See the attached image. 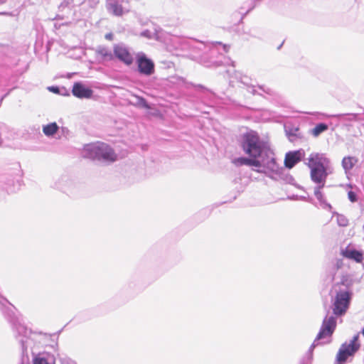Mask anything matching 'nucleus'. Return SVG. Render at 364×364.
Segmentation results:
<instances>
[{
	"instance_id": "obj_30",
	"label": "nucleus",
	"mask_w": 364,
	"mask_h": 364,
	"mask_svg": "<svg viewBox=\"0 0 364 364\" xmlns=\"http://www.w3.org/2000/svg\"><path fill=\"white\" fill-rule=\"evenodd\" d=\"M348 197L351 202H355L357 200V196L353 191H349L348 193Z\"/></svg>"
},
{
	"instance_id": "obj_34",
	"label": "nucleus",
	"mask_w": 364,
	"mask_h": 364,
	"mask_svg": "<svg viewBox=\"0 0 364 364\" xmlns=\"http://www.w3.org/2000/svg\"><path fill=\"white\" fill-rule=\"evenodd\" d=\"M112 35L111 33L107 34L105 38L108 40H112Z\"/></svg>"
},
{
	"instance_id": "obj_1",
	"label": "nucleus",
	"mask_w": 364,
	"mask_h": 364,
	"mask_svg": "<svg viewBox=\"0 0 364 364\" xmlns=\"http://www.w3.org/2000/svg\"><path fill=\"white\" fill-rule=\"evenodd\" d=\"M240 145L245 154L261 162L262 168L254 171L264 173L275 181L283 180L290 183L294 180L291 176L284 173V168L277 164L274 151L267 143L260 139L256 132H250L243 134Z\"/></svg>"
},
{
	"instance_id": "obj_9",
	"label": "nucleus",
	"mask_w": 364,
	"mask_h": 364,
	"mask_svg": "<svg viewBox=\"0 0 364 364\" xmlns=\"http://www.w3.org/2000/svg\"><path fill=\"white\" fill-rule=\"evenodd\" d=\"M304 151L299 149L294 151H289L286 154L284 165L288 168H293L304 156Z\"/></svg>"
},
{
	"instance_id": "obj_23",
	"label": "nucleus",
	"mask_w": 364,
	"mask_h": 364,
	"mask_svg": "<svg viewBox=\"0 0 364 364\" xmlns=\"http://www.w3.org/2000/svg\"><path fill=\"white\" fill-rule=\"evenodd\" d=\"M332 117H336L338 119H345V120H348V121H357L358 120V114H353V113H350V114H338L333 115Z\"/></svg>"
},
{
	"instance_id": "obj_24",
	"label": "nucleus",
	"mask_w": 364,
	"mask_h": 364,
	"mask_svg": "<svg viewBox=\"0 0 364 364\" xmlns=\"http://www.w3.org/2000/svg\"><path fill=\"white\" fill-rule=\"evenodd\" d=\"M298 132H299L298 128L289 129H286L287 136H288L289 139L291 141H294L296 140V139L298 137Z\"/></svg>"
},
{
	"instance_id": "obj_18",
	"label": "nucleus",
	"mask_w": 364,
	"mask_h": 364,
	"mask_svg": "<svg viewBox=\"0 0 364 364\" xmlns=\"http://www.w3.org/2000/svg\"><path fill=\"white\" fill-rule=\"evenodd\" d=\"M358 160L356 158L353 156H346L342 160V166L346 171H348L353 168Z\"/></svg>"
},
{
	"instance_id": "obj_2",
	"label": "nucleus",
	"mask_w": 364,
	"mask_h": 364,
	"mask_svg": "<svg viewBox=\"0 0 364 364\" xmlns=\"http://www.w3.org/2000/svg\"><path fill=\"white\" fill-rule=\"evenodd\" d=\"M333 314H331L330 309L326 311V315L323 320L320 331L309 348L312 352L318 341L331 337L336 327V317L343 316L348 309L351 294L349 288L343 283H338L332 287L331 290Z\"/></svg>"
},
{
	"instance_id": "obj_19",
	"label": "nucleus",
	"mask_w": 364,
	"mask_h": 364,
	"mask_svg": "<svg viewBox=\"0 0 364 364\" xmlns=\"http://www.w3.org/2000/svg\"><path fill=\"white\" fill-rule=\"evenodd\" d=\"M240 82L242 84H243L244 85L247 86V90L249 92L252 93V95L258 94L259 95H262V93L258 92L256 90L255 86L250 85V79L247 76H246V75L241 76L240 79Z\"/></svg>"
},
{
	"instance_id": "obj_33",
	"label": "nucleus",
	"mask_w": 364,
	"mask_h": 364,
	"mask_svg": "<svg viewBox=\"0 0 364 364\" xmlns=\"http://www.w3.org/2000/svg\"><path fill=\"white\" fill-rule=\"evenodd\" d=\"M261 1V0H252L250 9H253L255 6L259 4Z\"/></svg>"
},
{
	"instance_id": "obj_20",
	"label": "nucleus",
	"mask_w": 364,
	"mask_h": 364,
	"mask_svg": "<svg viewBox=\"0 0 364 364\" xmlns=\"http://www.w3.org/2000/svg\"><path fill=\"white\" fill-rule=\"evenodd\" d=\"M58 129V126L55 122L50 123L47 125L43 126V132L45 135L50 136H53Z\"/></svg>"
},
{
	"instance_id": "obj_32",
	"label": "nucleus",
	"mask_w": 364,
	"mask_h": 364,
	"mask_svg": "<svg viewBox=\"0 0 364 364\" xmlns=\"http://www.w3.org/2000/svg\"><path fill=\"white\" fill-rule=\"evenodd\" d=\"M48 90L54 93L59 92V87L56 86H51L48 87Z\"/></svg>"
},
{
	"instance_id": "obj_29",
	"label": "nucleus",
	"mask_w": 364,
	"mask_h": 364,
	"mask_svg": "<svg viewBox=\"0 0 364 364\" xmlns=\"http://www.w3.org/2000/svg\"><path fill=\"white\" fill-rule=\"evenodd\" d=\"M60 361L62 364H75V363L70 358L66 356L60 357Z\"/></svg>"
},
{
	"instance_id": "obj_14",
	"label": "nucleus",
	"mask_w": 364,
	"mask_h": 364,
	"mask_svg": "<svg viewBox=\"0 0 364 364\" xmlns=\"http://www.w3.org/2000/svg\"><path fill=\"white\" fill-rule=\"evenodd\" d=\"M192 39L174 38L173 41L176 50L190 51Z\"/></svg>"
},
{
	"instance_id": "obj_10",
	"label": "nucleus",
	"mask_w": 364,
	"mask_h": 364,
	"mask_svg": "<svg viewBox=\"0 0 364 364\" xmlns=\"http://www.w3.org/2000/svg\"><path fill=\"white\" fill-rule=\"evenodd\" d=\"M108 12L115 16H122L124 14L128 13L129 9L123 6L117 0H109L106 5Z\"/></svg>"
},
{
	"instance_id": "obj_36",
	"label": "nucleus",
	"mask_w": 364,
	"mask_h": 364,
	"mask_svg": "<svg viewBox=\"0 0 364 364\" xmlns=\"http://www.w3.org/2000/svg\"><path fill=\"white\" fill-rule=\"evenodd\" d=\"M131 0H122V3L126 2L129 3Z\"/></svg>"
},
{
	"instance_id": "obj_17",
	"label": "nucleus",
	"mask_w": 364,
	"mask_h": 364,
	"mask_svg": "<svg viewBox=\"0 0 364 364\" xmlns=\"http://www.w3.org/2000/svg\"><path fill=\"white\" fill-rule=\"evenodd\" d=\"M323 188V187H314V195L322 208L331 210V205L327 203L323 193L321 192V189Z\"/></svg>"
},
{
	"instance_id": "obj_35",
	"label": "nucleus",
	"mask_w": 364,
	"mask_h": 364,
	"mask_svg": "<svg viewBox=\"0 0 364 364\" xmlns=\"http://www.w3.org/2000/svg\"><path fill=\"white\" fill-rule=\"evenodd\" d=\"M6 2V0H0V5L4 4Z\"/></svg>"
},
{
	"instance_id": "obj_37",
	"label": "nucleus",
	"mask_w": 364,
	"mask_h": 364,
	"mask_svg": "<svg viewBox=\"0 0 364 364\" xmlns=\"http://www.w3.org/2000/svg\"><path fill=\"white\" fill-rule=\"evenodd\" d=\"M251 10H252V9H250H250H248V11H246V14H248V12H249L250 11H251Z\"/></svg>"
},
{
	"instance_id": "obj_12",
	"label": "nucleus",
	"mask_w": 364,
	"mask_h": 364,
	"mask_svg": "<svg viewBox=\"0 0 364 364\" xmlns=\"http://www.w3.org/2000/svg\"><path fill=\"white\" fill-rule=\"evenodd\" d=\"M232 163L237 166H248L255 167V169H261L262 168L261 162H259L257 159L253 158H247V157H238L232 160Z\"/></svg>"
},
{
	"instance_id": "obj_15",
	"label": "nucleus",
	"mask_w": 364,
	"mask_h": 364,
	"mask_svg": "<svg viewBox=\"0 0 364 364\" xmlns=\"http://www.w3.org/2000/svg\"><path fill=\"white\" fill-rule=\"evenodd\" d=\"M33 364H55V358L50 354H38L34 358Z\"/></svg>"
},
{
	"instance_id": "obj_7",
	"label": "nucleus",
	"mask_w": 364,
	"mask_h": 364,
	"mask_svg": "<svg viewBox=\"0 0 364 364\" xmlns=\"http://www.w3.org/2000/svg\"><path fill=\"white\" fill-rule=\"evenodd\" d=\"M138 71L145 76H150L155 72V65L144 53H139L136 58Z\"/></svg>"
},
{
	"instance_id": "obj_28",
	"label": "nucleus",
	"mask_w": 364,
	"mask_h": 364,
	"mask_svg": "<svg viewBox=\"0 0 364 364\" xmlns=\"http://www.w3.org/2000/svg\"><path fill=\"white\" fill-rule=\"evenodd\" d=\"M212 46H213V48L217 47L218 46H221L222 49L223 50V51L225 53H227L229 50V46L222 45V43L220 42H215V43H213ZM212 50H213V48H212Z\"/></svg>"
},
{
	"instance_id": "obj_11",
	"label": "nucleus",
	"mask_w": 364,
	"mask_h": 364,
	"mask_svg": "<svg viewBox=\"0 0 364 364\" xmlns=\"http://www.w3.org/2000/svg\"><path fill=\"white\" fill-rule=\"evenodd\" d=\"M73 95L78 98H90L92 95V90L82 83L75 82L72 90Z\"/></svg>"
},
{
	"instance_id": "obj_13",
	"label": "nucleus",
	"mask_w": 364,
	"mask_h": 364,
	"mask_svg": "<svg viewBox=\"0 0 364 364\" xmlns=\"http://www.w3.org/2000/svg\"><path fill=\"white\" fill-rule=\"evenodd\" d=\"M341 254L344 257L353 259L357 262H360L363 259V255L360 252L350 247L343 250Z\"/></svg>"
},
{
	"instance_id": "obj_22",
	"label": "nucleus",
	"mask_w": 364,
	"mask_h": 364,
	"mask_svg": "<svg viewBox=\"0 0 364 364\" xmlns=\"http://www.w3.org/2000/svg\"><path fill=\"white\" fill-rule=\"evenodd\" d=\"M328 129V125L324 123H319L316 125V127L311 130V134L317 137L319 136L322 132L326 131Z\"/></svg>"
},
{
	"instance_id": "obj_25",
	"label": "nucleus",
	"mask_w": 364,
	"mask_h": 364,
	"mask_svg": "<svg viewBox=\"0 0 364 364\" xmlns=\"http://www.w3.org/2000/svg\"><path fill=\"white\" fill-rule=\"evenodd\" d=\"M259 90H260L262 92L267 94L270 97H274L277 95V92L271 87L266 85H259Z\"/></svg>"
},
{
	"instance_id": "obj_16",
	"label": "nucleus",
	"mask_w": 364,
	"mask_h": 364,
	"mask_svg": "<svg viewBox=\"0 0 364 364\" xmlns=\"http://www.w3.org/2000/svg\"><path fill=\"white\" fill-rule=\"evenodd\" d=\"M96 53L103 60L110 61L114 59V53L106 47H98L96 50Z\"/></svg>"
},
{
	"instance_id": "obj_5",
	"label": "nucleus",
	"mask_w": 364,
	"mask_h": 364,
	"mask_svg": "<svg viewBox=\"0 0 364 364\" xmlns=\"http://www.w3.org/2000/svg\"><path fill=\"white\" fill-rule=\"evenodd\" d=\"M82 154L85 158L102 162H114L117 160L114 150L108 144L100 141L85 145Z\"/></svg>"
},
{
	"instance_id": "obj_27",
	"label": "nucleus",
	"mask_w": 364,
	"mask_h": 364,
	"mask_svg": "<svg viewBox=\"0 0 364 364\" xmlns=\"http://www.w3.org/2000/svg\"><path fill=\"white\" fill-rule=\"evenodd\" d=\"M137 101H136V104L139 105V106H141L142 107H144V108H149V106L148 105L146 100L143 97H138L136 98Z\"/></svg>"
},
{
	"instance_id": "obj_21",
	"label": "nucleus",
	"mask_w": 364,
	"mask_h": 364,
	"mask_svg": "<svg viewBox=\"0 0 364 364\" xmlns=\"http://www.w3.org/2000/svg\"><path fill=\"white\" fill-rule=\"evenodd\" d=\"M191 50L193 51L195 53H196L198 51H205L207 46L204 44L203 42L197 41L195 40H191Z\"/></svg>"
},
{
	"instance_id": "obj_3",
	"label": "nucleus",
	"mask_w": 364,
	"mask_h": 364,
	"mask_svg": "<svg viewBox=\"0 0 364 364\" xmlns=\"http://www.w3.org/2000/svg\"><path fill=\"white\" fill-rule=\"evenodd\" d=\"M0 310L11 324L15 337L21 346L20 364H30L27 348L30 344L31 330L24 325L21 315L17 313L16 307L1 295H0Z\"/></svg>"
},
{
	"instance_id": "obj_31",
	"label": "nucleus",
	"mask_w": 364,
	"mask_h": 364,
	"mask_svg": "<svg viewBox=\"0 0 364 364\" xmlns=\"http://www.w3.org/2000/svg\"><path fill=\"white\" fill-rule=\"evenodd\" d=\"M141 36L150 38L151 37V33L149 31L146 30L141 33Z\"/></svg>"
},
{
	"instance_id": "obj_6",
	"label": "nucleus",
	"mask_w": 364,
	"mask_h": 364,
	"mask_svg": "<svg viewBox=\"0 0 364 364\" xmlns=\"http://www.w3.org/2000/svg\"><path fill=\"white\" fill-rule=\"evenodd\" d=\"M358 339L359 333L355 335L349 343H344L341 345L336 355L338 362H345L348 356L353 355L360 349V343Z\"/></svg>"
},
{
	"instance_id": "obj_26",
	"label": "nucleus",
	"mask_w": 364,
	"mask_h": 364,
	"mask_svg": "<svg viewBox=\"0 0 364 364\" xmlns=\"http://www.w3.org/2000/svg\"><path fill=\"white\" fill-rule=\"evenodd\" d=\"M338 223L340 226L345 227L348 225V221L345 216L339 215L338 216Z\"/></svg>"
},
{
	"instance_id": "obj_4",
	"label": "nucleus",
	"mask_w": 364,
	"mask_h": 364,
	"mask_svg": "<svg viewBox=\"0 0 364 364\" xmlns=\"http://www.w3.org/2000/svg\"><path fill=\"white\" fill-rule=\"evenodd\" d=\"M329 160L323 154L312 153L308 158V166L311 169V181L315 187H324L328 176L327 167Z\"/></svg>"
},
{
	"instance_id": "obj_8",
	"label": "nucleus",
	"mask_w": 364,
	"mask_h": 364,
	"mask_svg": "<svg viewBox=\"0 0 364 364\" xmlns=\"http://www.w3.org/2000/svg\"><path fill=\"white\" fill-rule=\"evenodd\" d=\"M114 57L115 56L121 62L127 65H130L134 62V57L129 48L124 43L115 44L113 47Z\"/></svg>"
}]
</instances>
